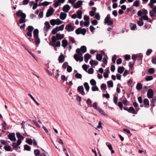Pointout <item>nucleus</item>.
Here are the masks:
<instances>
[{"instance_id":"obj_1","label":"nucleus","mask_w":156,"mask_h":156,"mask_svg":"<svg viewBox=\"0 0 156 156\" xmlns=\"http://www.w3.org/2000/svg\"><path fill=\"white\" fill-rule=\"evenodd\" d=\"M56 34V36H53L51 37V41L54 44L57 40H61L63 39L64 37V34Z\"/></svg>"},{"instance_id":"obj_2","label":"nucleus","mask_w":156,"mask_h":156,"mask_svg":"<svg viewBox=\"0 0 156 156\" xmlns=\"http://www.w3.org/2000/svg\"><path fill=\"white\" fill-rule=\"evenodd\" d=\"M64 25L62 24L59 27H57L54 28L52 30L51 32L53 34H55L57 32L63 30L64 27Z\"/></svg>"},{"instance_id":"obj_3","label":"nucleus","mask_w":156,"mask_h":156,"mask_svg":"<svg viewBox=\"0 0 156 156\" xmlns=\"http://www.w3.org/2000/svg\"><path fill=\"white\" fill-rule=\"evenodd\" d=\"M75 27H73L71 23H69L66 25L65 29L68 32H70L73 31L74 30Z\"/></svg>"},{"instance_id":"obj_4","label":"nucleus","mask_w":156,"mask_h":156,"mask_svg":"<svg viewBox=\"0 0 156 156\" xmlns=\"http://www.w3.org/2000/svg\"><path fill=\"white\" fill-rule=\"evenodd\" d=\"M34 29V27L32 26H29L27 28L28 31L27 33V35L30 37L32 36V32Z\"/></svg>"},{"instance_id":"obj_5","label":"nucleus","mask_w":156,"mask_h":156,"mask_svg":"<svg viewBox=\"0 0 156 156\" xmlns=\"http://www.w3.org/2000/svg\"><path fill=\"white\" fill-rule=\"evenodd\" d=\"M44 24L45 26L43 30L45 32H47L49 29L50 28L51 26L49 23L48 21L45 22Z\"/></svg>"},{"instance_id":"obj_6","label":"nucleus","mask_w":156,"mask_h":156,"mask_svg":"<svg viewBox=\"0 0 156 156\" xmlns=\"http://www.w3.org/2000/svg\"><path fill=\"white\" fill-rule=\"evenodd\" d=\"M9 139L11 141H13L14 142L16 141V139L15 137V134L14 133H11L8 135Z\"/></svg>"},{"instance_id":"obj_7","label":"nucleus","mask_w":156,"mask_h":156,"mask_svg":"<svg viewBox=\"0 0 156 156\" xmlns=\"http://www.w3.org/2000/svg\"><path fill=\"white\" fill-rule=\"evenodd\" d=\"M80 55L77 54H75L74 55V58L76 61H79L80 62H82L83 60V58L82 56H80Z\"/></svg>"},{"instance_id":"obj_8","label":"nucleus","mask_w":156,"mask_h":156,"mask_svg":"<svg viewBox=\"0 0 156 156\" xmlns=\"http://www.w3.org/2000/svg\"><path fill=\"white\" fill-rule=\"evenodd\" d=\"M156 14V6L153 7L152 10L150 11L149 14L151 17L155 16V14Z\"/></svg>"},{"instance_id":"obj_9","label":"nucleus","mask_w":156,"mask_h":156,"mask_svg":"<svg viewBox=\"0 0 156 156\" xmlns=\"http://www.w3.org/2000/svg\"><path fill=\"white\" fill-rule=\"evenodd\" d=\"M54 11V9L53 8L51 7L49 9L46 13V17H48L51 16L53 12Z\"/></svg>"},{"instance_id":"obj_10","label":"nucleus","mask_w":156,"mask_h":156,"mask_svg":"<svg viewBox=\"0 0 156 156\" xmlns=\"http://www.w3.org/2000/svg\"><path fill=\"white\" fill-rule=\"evenodd\" d=\"M153 90L152 89H149L148 90L147 92V96L149 98H152L153 96Z\"/></svg>"},{"instance_id":"obj_11","label":"nucleus","mask_w":156,"mask_h":156,"mask_svg":"<svg viewBox=\"0 0 156 156\" xmlns=\"http://www.w3.org/2000/svg\"><path fill=\"white\" fill-rule=\"evenodd\" d=\"M83 2L81 0L78 1L76 3L74 4L73 7L74 8L77 9L79 8L82 4Z\"/></svg>"},{"instance_id":"obj_12","label":"nucleus","mask_w":156,"mask_h":156,"mask_svg":"<svg viewBox=\"0 0 156 156\" xmlns=\"http://www.w3.org/2000/svg\"><path fill=\"white\" fill-rule=\"evenodd\" d=\"M78 91L82 95H84L85 94L84 91V89L82 86H79L77 88Z\"/></svg>"},{"instance_id":"obj_13","label":"nucleus","mask_w":156,"mask_h":156,"mask_svg":"<svg viewBox=\"0 0 156 156\" xmlns=\"http://www.w3.org/2000/svg\"><path fill=\"white\" fill-rule=\"evenodd\" d=\"M70 7L69 5L67 4L64 5L62 8V10L65 12H67L70 10Z\"/></svg>"},{"instance_id":"obj_14","label":"nucleus","mask_w":156,"mask_h":156,"mask_svg":"<svg viewBox=\"0 0 156 156\" xmlns=\"http://www.w3.org/2000/svg\"><path fill=\"white\" fill-rule=\"evenodd\" d=\"M16 14L17 17L21 16V17H23V16L26 15V14L25 13H23L22 11L21 10H20L17 12L16 13Z\"/></svg>"},{"instance_id":"obj_15","label":"nucleus","mask_w":156,"mask_h":156,"mask_svg":"<svg viewBox=\"0 0 156 156\" xmlns=\"http://www.w3.org/2000/svg\"><path fill=\"white\" fill-rule=\"evenodd\" d=\"M65 56L62 54H61L59 56L58 60L59 63H62L65 60Z\"/></svg>"},{"instance_id":"obj_16","label":"nucleus","mask_w":156,"mask_h":156,"mask_svg":"<svg viewBox=\"0 0 156 156\" xmlns=\"http://www.w3.org/2000/svg\"><path fill=\"white\" fill-rule=\"evenodd\" d=\"M33 35L34 38H37L39 37V30L38 29H36L33 31Z\"/></svg>"},{"instance_id":"obj_17","label":"nucleus","mask_w":156,"mask_h":156,"mask_svg":"<svg viewBox=\"0 0 156 156\" xmlns=\"http://www.w3.org/2000/svg\"><path fill=\"white\" fill-rule=\"evenodd\" d=\"M128 112L134 114H136L137 113V112L135 111V109L133 107H129L128 110Z\"/></svg>"},{"instance_id":"obj_18","label":"nucleus","mask_w":156,"mask_h":156,"mask_svg":"<svg viewBox=\"0 0 156 156\" xmlns=\"http://www.w3.org/2000/svg\"><path fill=\"white\" fill-rule=\"evenodd\" d=\"M91 57V55L88 53L85 54L84 55V59L85 62L87 63L89 59Z\"/></svg>"},{"instance_id":"obj_19","label":"nucleus","mask_w":156,"mask_h":156,"mask_svg":"<svg viewBox=\"0 0 156 156\" xmlns=\"http://www.w3.org/2000/svg\"><path fill=\"white\" fill-rule=\"evenodd\" d=\"M67 16V14L65 12H61L60 13V18L62 20H65Z\"/></svg>"},{"instance_id":"obj_20","label":"nucleus","mask_w":156,"mask_h":156,"mask_svg":"<svg viewBox=\"0 0 156 156\" xmlns=\"http://www.w3.org/2000/svg\"><path fill=\"white\" fill-rule=\"evenodd\" d=\"M97 110H98L99 112L101 115L104 116L107 115L105 112L100 107H98Z\"/></svg>"},{"instance_id":"obj_21","label":"nucleus","mask_w":156,"mask_h":156,"mask_svg":"<svg viewBox=\"0 0 156 156\" xmlns=\"http://www.w3.org/2000/svg\"><path fill=\"white\" fill-rule=\"evenodd\" d=\"M26 18V15L25 16H23L19 20V23H25L26 21L25 18Z\"/></svg>"},{"instance_id":"obj_22","label":"nucleus","mask_w":156,"mask_h":156,"mask_svg":"<svg viewBox=\"0 0 156 156\" xmlns=\"http://www.w3.org/2000/svg\"><path fill=\"white\" fill-rule=\"evenodd\" d=\"M124 69V68L123 66H120L118 67L117 70L118 73L120 74L122 73Z\"/></svg>"},{"instance_id":"obj_23","label":"nucleus","mask_w":156,"mask_h":156,"mask_svg":"<svg viewBox=\"0 0 156 156\" xmlns=\"http://www.w3.org/2000/svg\"><path fill=\"white\" fill-rule=\"evenodd\" d=\"M62 46L65 48L68 45V41L66 40H63L62 41Z\"/></svg>"},{"instance_id":"obj_24","label":"nucleus","mask_w":156,"mask_h":156,"mask_svg":"<svg viewBox=\"0 0 156 156\" xmlns=\"http://www.w3.org/2000/svg\"><path fill=\"white\" fill-rule=\"evenodd\" d=\"M16 135L17 137L18 140H23L24 139V137L19 133L17 132L16 133Z\"/></svg>"},{"instance_id":"obj_25","label":"nucleus","mask_w":156,"mask_h":156,"mask_svg":"<svg viewBox=\"0 0 156 156\" xmlns=\"http://www.w3.org/2000/svg\"><path fill=\"white\" fill-rule=\"evenodd\" d=\"M82 12L80 10H78L77 12V18L79 19H81L82 18Z\"/></svg>"},{"instance_id":"obj_26","label":"nucleus","mask_w":156,"mask_h":156,"mask_svg":"<svg viewBox=\"0 0 156 156\" xmlns=\"http://www.w3.org/2000/svg\"><path fill=\"white\" fill-rule=\"evenodd\" d=\"M130 27L131 29L132 30H134L136 28V25L134 23H130Z\"/></svg>"},{"instance_id":"obj_27","label":"nucleus","mask_w":156,"mask_h":156,"mask_svg":"<svg viewBox=\"0 0 156 156\" xmlns=\"http://www.w3.org/2000/svg\"><path fill=\"white\" fill-rule=\"evenodd\" d=\"M143 56L141 54L137 55L136 59L138 61H140L141 62L142 60Z\"/></svg>"},{"instance_id":"obj_28","label":"nucleus","mask_w":156,"mask_h":156,"mask_svg":"<svg viewBox=\"0 0 156 156\" xmlns=\"http://www.w3.org/2000/svg\"><path fill=\"white\" fill-rule=\"evenodd\" d=\"M84 86L86 91L87 92H88L89 90L90 87L88 83L87 82L84 83Z\"/></svg>"},{"instance_id":"obj_29","label":"nucleus","mask_w":156,"mask_h":156,"mask_svg":"<svg viewBox=\"0 0 156 156\" xmlns=\"http://www.w3.org/2000/svg\"><path fill=\"white\" fill-rule=\"evenodd\" d=\"M4 148L5 149L6 151H12L11 150V147L9 145H6L5 146Z\"/></svg>"},{"instance_id":"obj_30","label":"nucleus","mask_w":156,"mask_h":156,"mask_svg":"<svg viewBox=\"0 0 156 156\" xmlns=\"http://www.w3.org/2000/svg\"><path fill=\"white\" fill-rule=\"evenodd\" d=\"M90 64L92 66L94 65L95 66H97L98 64V61H95L94 60H92L90 61Z\"/></svg>"},{"instance_id":"obj_31","label":"nucleus","mask_w":156,"mask_h":156,"mask_svg":"<svg viewBox=\"0 0 156 156\" xmlns=\"http://www.w3.org/2000/svg\"><path fill=\"white\" fill-rule=\"evenodd\" d=\"M136 89L138 90H141L142 88V85L141 83H137L136 85Z\"/></svg>"},{"instance_id":"obj_32","label":"nucleus","mask_w":156,"mask_h":156,"mask_svg":"<svg viewBox=\"0 0 156 156\" xmlns=\"http://www.w3.org/2000/svg\"><path fill=\"white\" fill-rule=\"evenodd\" d=\"M81 51L83 53H84L87 51L86 47L85 46H81L80 48Z\"/></svg>"},{"instance_id":"obj_33","label":"nucleus","mask_w":156,"mask_h":156,"mask_svg":"<svg viewBox=\"0 0 156 156\" xmlns=\"http://www.w3.org/2000/svg\"><path fill=\"white\" fill-rule=\"evenodd\" d=\"M87 106L88 107H91L92 106L91 105L92 101L91 100L90 98H88L87 101Z\"/></svg>"},{"instance_id":"obj_34","label":"nucleus","mask_w":156,"mask_h":156,"mask_svg":"<svg viewBox=\"0 0 156 156\" xmlns=\"http://www.w3.org/2000/svg\"><path fill=\"white\" fill-rule=\"evenodd\" d=\"M106 19L105 20V21H104L105 23L108 24V25L109 26H111L113 24V21L112 20H110L108 21L107 22L106 21Z\"/></svg>"},{"instance_id":"obj_35","label":"nucleus","mask_w":156,"mask_h":156,"mask_svg":"<svg viewBox=\"0 0 156 156\" xmlns=\"http://www.w3.org/2000/svg\"><path fill=\"white\" fill-rule=\"evenodd\" d=\"M107 83L108 87H113V82L112 81H108Z\"/></svg>"},{"instance_id":"obj_36","label":"nucleus","mask_w":156,"mask_h":156,"mask_svg":"<svg viewBox=\"0 0 156 156\" xmlns=\"http://www.w3.org/2000/svg\"><path fill=\"white\" fill-rule=\"evenodd\" d=\"M96 58L98 61H101L102 58V56L101 54H98L96 55Z\"/></svg>"},{"instance_id":"obj_37","label":"nucleus","mask_w":156,"mask_h":156,"mask_svg":"<svg viewBox=\"0 0 156 156\" xmlns=\"http://www.w3.org/2000/svg\"><path fill=\"white\" fill-rule=\"evenodd\" d=\"M140 1L139 0H136L133 2V5L137 7L139 6Z\"/></svg>"},{"instance_id":"obj_38","label":"nucleus","mask_w":156,"mask_h":156,"mask_svg":"<svg viewBox=\"0 0 156 156\" xmlns=\"http://www.w3.org/2000/svg\"><path fill=\"white\" fill-rule=\"evenodd\" d=\"M110 72L109 70L108 69L107 72H105L103 73L104 77L105 78H107L108 76V73Z\"/></svg>"},{"instance_id":"obj_39","label":"nucleus","mask_w":156,"mask_h":156,"mask_svg":"<svg viewBox=\"0 0 156 156\" xmlns=\"http://www.w3.org/2000/svg\"><path fill=\"white\" fill-rule=\"evenodd\" d=\"M144 105L146 106L149 105V101L147 98H145L144 99Z\"/></svg>"},{"instance_id":"obj_40","label":"nucleus","mask_w":156,"mask_h":156,"mask_svg":"<svg viewBox=\"0 0 156 156\" xmlns=\"http://www.w3.org/2000/svg\"><path fill=\"white\" fill-rule=\"evenodd\" d=\"M24 149L25 150L29 151L30 150L31 147L27 144H26L24 145Z\"/></svg>"},{"instance_id":"obj_41","label":"nucleus","mask_w":156,"mask_h":156,"mask_svg":"<svg viewBox=\"0 0 156 156\" xmlns=\"http://www.w3.org/2000/svg\"><path fill=\"white\" fill-rule=\"evenodd\" d=\"M60 42L59 41H58L56 43V44H52L51 45L53 47H59L60 46Z\"/></svg>"},{"instance_id":"obj_42","label":"nucleus","mask_w":156,"mask_h":156,"mask_svg":"<svg viewBox=\"0 0 156 156\" xmlns=\"http://www.w3.org/2000/svg\"><path fill=\"white\" fill-rule=\"evenodd\" d=\"M56 24L57 25H59L62 23V21L60 20L59 19H57L55 20Z\"/></svg>"},{"instance_id":"obj_43","label":"nucleus","mask_w":156,"mask_h":156,"mask_svg":"<svg viewBox=\"0 0 156 156\" xmlns=\"http://www.w3.org/2000/svg\"><path fill=\"white\" fill-rule=\"evenodd\" d=\"M34 153L35 155L36 156H40V152L38 150H35L34 151Z\"/></svg>"},{"instance_id":"obj_44","label":"nucleus","mask_w":156,"mask_h":156,"mask_svg":"<svg viewBox=\"0 0 156 156\" xmlns=\"http://www.w3.org/2000/svg\"><path fill=\"white\" fill-rule=\"evenodd\" d=\"M148 72L150 74H152L154 72V69L153 68H150L148 70Z\"/></svg>"},{"instance_id":"obj_45","label":"nucleus","mask_w":156,"mask_h":156,"mask_svg":"<svg viewBox=\"0 0 156 156\" xmlns=\"http://www.w3.org/2000/svg\"><path fill=\"white\" fill-rule=\"evenodd\" d=\"M137 23L139 26H142L143 25V24H144V22H143V20L141 19V20H138L137 21Z\"/></svg>"},{"instance_id":"obj_46","label":"nucleus","mask_w":156,"mask_h":156,"mask_svg":"<svg viewBox=\"0 0 156 156\" xmlns=\"http://www.w3.org/2000/svg\"><path fill=\"white\" fill-rule=\"evenodd\" d=\"M18 146L15 143H13L12 145V146L13 147V148H15L16 150H17L18 148H20V147Z\"/></svg>"},{"instance_id":"obj_47","label":"nucleus","mask_w":156,"mask_h":156,"mask_svg":"<svg viewBox=\"0 0 156 156\" xmlns=\"http://www.w3.org/2000/svg\"><path fill=\"white\" fill-rule=\"evenodd\" d=\"M90 84L92 86H94L96 85V83L95 80L94 79H91L90 81Z\"/></svg>"},{"instance_id":"obj_48","label":"nucleus","mask_w":156,"mask_h":156,"mask_svg":"<svg viewBox=\"0 0 156 156\" xmlns=\"http://www.w3.org/2000/svg\"><path fill=\"white\" fill-rule=\"evenodd\" d=\"M75 77L77 79H81L82 78V76L80 74L77 73L75 75Z\"/></svg>"},{"instance_id":"obj_49","label":"nucleus","mask_w":156,"mask_h":156,"mask_svg":"<svg viewBox=\"0 0 156 156\" xmlns=\"http://www.w3.org/2000/svg\"><path fill=\"white\" fill-rule=\"evenodd\" d=\"M92 90L93 91H97L98 90V87L96 85L93 86L91 88Z\"/></svg>"},{"instance_id":"obj_50","label":"nucleus","mask_w":156,"mask_h":156,"mask_svg":"<svg viewBox=\"0 0 156 156\" xmlns=\"http://www.w3.org/2000/svg\"><path fill=\"white\" fill-rule=\"evenodd\" d=\"M81 28L80 27L76 30L75 32L77 34H81Z\"/></svg>"},{"instance_id":"obj_51","label":"nucleus","mask_w":156,"mask_h":156,"mask_svg":"<svg viewBox=\"0 0 156 156\" xmlns=\"http://www.w3.org/2000/svg\"><path fill=\"white\" fill-rule=\"evenodd\" d=\"M101 90H105L106 89V84L104 83L102 84L101 86Z\"/></svg>"},{"instance_id":"obj_52","label":"nucleus","mask_w":156,"mask_h":156,"mask_svg":"<svg viewBox=\"0 0 156 156\" xmlns=\"http://www.w3.org/2000/svg\"><path fill=\"white\" fill-rule=\"evenodd\" d=\"M35 38V42L36 44H37V47H38V45L39 44L40 41V39L39 37L37 38Z\"/></svg>"},{"instance_id":"obj_53","label":"nucleus","mask_w":156,"mask_h":156,"mask_svg":"<svg viewBox=\"0 0 156 156\" xmlns=\"http://www.w3.org/2000/svg\"><path fill=\"white\" fill-rule=\"evenodd\" d=\"M153 77L151 76H148L145 78V80L147 81H150L153 80Z\"/></svg>"},{"instance_id":"obj_54","label":"nucleus","mask_w":156,"mask_h":156,"mask_svg":"<svg viewBox=\"0 0 156 156\" xmlns=\"http://www.w3.org/2000/svg\"><path fill=\"white\" fill-rule=\"evenodd\" d=\"M76 52L77 53V54L80 55V56L82 55L83 54L81 52V50L79 48H78L76 49Z\"/></svg>"},{"instance_id":"obj_55","label":"nucleus","mask_w":156,"mask_h":156,"mask_svg":"<svg viewBox=\"0 0 156 156\" xmlns=\"http://www.w3.org/2000/svg\"><path fill=\"white\" fill-rule=\"evenodd\" d=\"M152 51V49H148L146 52V55L147 56L151 54Z\"/></svg>"},{"instance_id":"obj_56","label":"nucleus","mask_w":156,"mask_h":156,"mask_svg":"<svg viewBox=\"0 0 156 156\" xmlns=\"http://www.w3.org/2000/svg\"><path fill=\"white\" fill-rule=\"evenodd\" d=\"M107 57H104L103 59V62L105 65H106L107 64Z\"/></svg>"},{"instance_id":"obj_57","label":"nucleus","mask_w":156,"mask_h":156,"mask_svg":"<svg viewBox=\"0 0 156 156\" xmlns=\"http://www.w3.org/2000/svg\"><path fill=\"white\" fill-rule=\"evenodd\" d=\"M26 143L29 144L30 145H31L33 143V141L32 139H28L26 141Z\"/></svg>"},{"instance_id":"obj_58","label":"nucleus","mask_w":156,"mask_h":156,"mask_svg":"<svg viewBox=\"0 0 156 156\" xmlns=\"http://www.w3.org/2000/svg\"><path fill=\"white\" fill-rule=\"evenodd\" d=\"M2 125L3 126V128H4V129L6 130V126H7V124L4 121H3V123H2Z\"/></svg>"},{"instance_id":"obj_59","label":"nucleus","mask_w":156,"mask_h":156,"mask_svg":"<svg viewBox=\"0 0 156 156\" xmlns=\"http://www.w3.org/2000/svg\"><path fill=\"white\" fill-rule=\"evenodd\" d=\"M95 18L98 20L100 19V16L98 12L97 13L95 16Z\"/></svg>"},{"instance_id":"obj_60","label":"nucleus","mask_w":156,"mask_h":156,"mask_svg":"<svg viewBox=\"0 0 156 156\" xmlns=\"http://www.w3.org/2000/svg\"><path fill=\"white\" fill-rule=\"evenodd\" d=\"M86 30L85 28L82 29L81 28V34L83 35H85L86 33Z\"/></svg>"},{"instance_id":"obj_61","label":"nucleus","mask_w":156,"mask_h":156,"mask_svg":"<svg viewBox=\"0 0 156 156\" xmlns=\"http://www.w3.org/2000/svg\"><path fill=\"white\" fill-rule=\"evenodd\" d=\"M60 3L58 0L57 1H56L53 5L54 7L56 8L58 7Z\"/></svg>"},{"instance_id":"obj_62","label":"nucleus","mask_w":156,"mask_h":156,"mask_svg":"<svg viewBox=\"0 0 156 156\" xmlns=\"http://www.w3.org/2000/svg\"><path fill=\"white\" fill-rule=\"evenodd\" d=\"M117 56L115 55H113L112 58V61L114 63H115V61L116 59Z\"/></svg>"},{"instance_id":"obj_63","label":"nucleus","mask_w":156,"mask_h":156,"mask_svg":"<svg viewBox=\"0 0 156 156\" xmlns=\"http://www.w3.org/2000/svg\"><path fill=\"white\" fill-rule=\"evenodd\" d=\"M118 106L120 108V110H122L123 108V105L121 102H118Z\"/></svg>"},{"instance_id":"obj_64","label":"nucleus","mask_w":156,"mask_h":156,"mask_svg":"<svg viewBox=\"0 0 156 156\" xmlns=\"http://www.w3.org/2000/svg\"><path fill=\"white\" fill-rule=\"evenodd\" d=\"M91 23L93 25H96L98 24V22L96 20H92L91 22Z\"/></svg>"}]
</instances>
